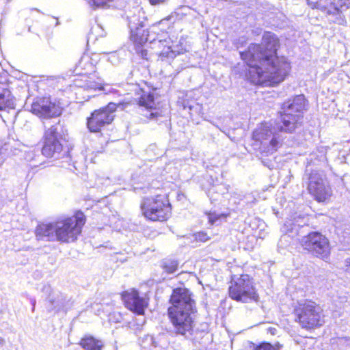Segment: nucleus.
<instances>
[{
	"instance_id": "obj_41",
	"label": "nucleus",
	"mask_w": 350,
	"mask_h": 350,
	"mask_svg": "<svg viewBox=\"0 0 350 350\" xmlns=\"http://www.w3.org/2000/svg\"><path fill=\"white\" fill-rule=\"evenodd\" d=\"M272 347L277 350H281L283 345L280 344V342H277L274 345H272Z\"/></svg>"
},
{
	"instance_id": "obj_12",
	"label": "nucleus",
	"mask_w": 350,
	"mask_h": 350,
	"mask_svg": "<svg viewBox=\"0 0 350 350\" xmlns=\"http://www.w3.org/2000/svg\"><path fill=\"white\" fill-rule=\"evenodd\" d=\"M340 152L337 150L331 151L327 157V150L325 147L321 146L316 150L311 152L306 159V168H310L314 170L325 171L326 169L332 170L328 160L334 159L338 163H345V157L340 155Z\"/></svg>"
},
{
	"instance_id": "obj_31",
	"label": "nucleus",
	"mask_w": 350,
	"mask_h": 350,
	"mask_svg": "<svg viewBox=\"0 0 350 350\" xmlns=\"http://www.w3.org/2000/svg\"><path fill=\"white\" fill-rule=\"evenodd\" d=\"M194 237L196 241L201 242H206L209 239V237L208 236V234L203 231H200L194 234Z\"/></svg>"
},
{
	"instance_id": "obj_7",
	"label": "nucleus",
	"mask_w": 350,
	"mask_h": 350,
	"mask_svg": "<svg viewBox=\"0 0 350 350\" xmlns=\"http://www.w3.org/2000/svg\"><path fill=\"white\" fill-rule=\"evenodd\" d=\"M140 207L142 215L152 221H165L171 215V204L165 194L144 197Z\"/></svg>"
},
{
	"instance_id": "obj_38",
	"label": "nucleus",
	"mask_w": 350,
	"mask_h": 350,
	"mask_svg": "<svg viewBox=\"0 0 350 350\" xmlns=\"http://www.w3.org/2000/svg\"><path fill=\"white\" fill-rule=\"evenodd\" d=\"M167 0H149L150 3L151 5H157V4H160V3H163L166 1Z\"/></svg>"
},
{
	"instance_id": "obj_23",
	"label": "nucleus",
	"mask_w": 350,
	"mask_h": 350,
	"mask_svg": "<svg viewBox=\"0 0 350 350\" xmlns=\"http://www.w3.org/2000/svg\"><path fill=\"white\" fill-rule=\"evenodd\" d=\"M180 54H183V51H176L172 46H165L159 53V57L161 60H165V59H173L178 55Z\"/></svg>"
},
{
	"instance_id": "obj_39",
	"label": "nucleus",
	"mask_w": 350,
	"mask_h": 350,
	"mask_svg": "<svg viewBox=\"0 0 350 350\" xmlns=\"http://www.w3.org/2000/svg\"><path fill=\"white\" fill-rule=\"evenodd\" d=\"M345 264L347 267L346 271L350 275V258L345 260Z\"/></svg>"
},
{
	"instance_id": "obj_16",
	"label": "nucleus",
	"mask_w": 350,
	"mask_h": 350,
	"mask_svg": "<svg viewBox=\"0 0 350 350\" xmlns=\"http://www.w3.org/2000/svg\"><path fill=\"white\" fill-rule=\"evenodd\" d=\"M139 98L137 113L147 120H157L161 116V111L156 107L154 93L142 91Z\"/></svg>"
},
{
	"instance_id": "obj_37",
	"label": "nucleus",
	"mask_w": 350,
	"mask_h": 350,
	"mask_svg": "<svg viewBox=\"0 0 350 350\" xmlns=\"http://www.w3.org/2000/svg\"><path fill=\"white\" fill-rule=\"evenodd\" d=\"M245 41L243 40L242 38H239L237 42L235 43L236 47L237 49H239L240 47L243 46Z\"/></svg>"
},
{
	"instance_id": "obj_33",
	"label": "nucleus",
	"mask_w": 350,
	"mask_h": 350,
	"mask_svg": "<svg viewBox=\"0 0 350 350\" xmlns=\"http://www.w3.org/2000/svg\"><path fill=\"white\" fill-rule=\"evenodd\" d=\"M215 191H216V187H213L210 188L207 192V196L209 197L211 202H213V200H217L218 197L219 196V194H217V196H215V197L213 196V193L215 192Z\"/></svg>"
},
{
	"instance_id": "obj_24",
	"label": "nucleus",
	"mask_w": 350,
	"mask_h": 350,
	"mask_svg": "<svg viewBox=\"0 0 350 350\" xmlns=\"http://www.w3.org/2000/svg\"><path fill=\"white\" fill-rule=\"evenodd\" d=\"M334 3H335V0H333V1H332V0H319V3L317 4V9L321 10L322 11H325L327 12V14H329V15L332 14V15L338 16V13L329 12V11L330 10H332V11L334 10V7H335Z\"/></svg>"
},
{
	"instance_id": "obj_50",
	"label": "nucleus",
	"mask_w": 350,
	"mask_h": 350,
	"mask_svg": "<svg viewBox=\"0 0 350 350\" xmlns=\"http://www.w3.org/2000/svg\"><path fill=\"white\" fill-rule=\"evenodd\" d=\"M182 8H183V9H187V6H185V7H182Z\"/></svg>"
},
{
	"instance_id": "obj_4",
	"label": "nucleus",
	"mask_w": 350,
	"mask_h": 350,
	"mask_svg": "<svg viewBox=\"0 0 350 350\" xmlns=\"http://www.w3.org/2000/svg\"><path fill=\"white\" fill-rule=\"evenodd\" d=\"M85 223V217L79 211L72 217H61L54 221L39 223L35 229V236L38 241L73 242L81 234Z\"/></svg>"
},
{
	"instance_id": "obj_29",
	"label": "nucleus",
	"mask_w": 350,
	"mask_h": 350,
	"mask_svg": "<svg viewBox=\"0 0 350 350\" xmlns=\"http://www.w3.org/2000/svg\"><path fill=\"white\" fill-rule=\"evenodd\" d=\"M252 350H277L272 347V344L267 342H262L258 345L252 343Z\"/></svg>"
},
{
	"instance_id": "obj_25",
	"label": "nucleus",
	"mask_w": 350,
	"mask_h": 350,
	"mask_svg": "<svg viewBox=\"0 0 350 350\" xmlns=\"http://www.w3.org/2000/svg\"><path fill=\"white\" fill-rule=\"evenodd\" d=\"M90 6L93 9L109 8L115 0H88Z\"/></svg>"
},
{
	"instance_id": "obj_28",
	"label": "nucleus",
	"mask_w": 350,
	"mask_h": 350,
	"mask_svg": "<svg viewBox=\"0 0 350 350\" xmlns=\"http://www.w3.org/2000/svg\"><path fill=\"white\" fill-rule=\"evenodd\" d=\"M183 107L184 109H189V111L196 109V113H199L202 109V106L198 103L193 102V104H191L188 100H183Z\"/></svg>"
},
{
	"instance_id": "obj_42",
	"label": "nucleus",
	"mask_w": 350,
	"mask_h": 350,
	"mask_svg": "<svg viewBox=\"0 0 350 350\" xmlns=\"http://www.w3.org/2000/svg\"><path fill=\"white\" fill-rule=\"evenodd\" d=\"M262 163H263V165L265 166H267L269 168H271V165H272L271 164V161H262Z\"/></svg>"
},
{
	"instance_id": "obj_35",
	"label": "nucleus",
	"mask_w": 350,
	"mask_h": 350,
	"mask_svg": "<svg viewBox=\"0 0 350 350\" xmlns=\"http://www.w3.org/2000/svg\"><path fill=\"white\" fill-rule=\"evenodd\" d=\"M319 0H307V3L308 5H310L312 9L317 8V4Z\"/></svg>"
},
{
	"instance_id": "obj_8",
	"label": "nucleus",
	"mask_w": 350,
	"mask_h": 350,
	"mask_svg": "<svg viewBox=\"0 0 350 350\" xmlns=\"http://www.w3.org/2000/svg\"><path fill=\"white\" fill-rule=\"evenodd\" d=\"M294 313L296 320L303 328L311 329L323 324L321 308L312 301H298L295 306Z\"/></svg>"
},
{
	"instance_id": "obj_14",
	"label": "nucleus",
	"mask_w": 350,
	"mask_h": 350,
	"mask_svg": "<svg viewBox=\"0 0 350 350\" xmlns=\"http://www.w3.org/2000/svg\"><path fill=\"white\" fill-rule=\"evenodd\" d=\"M31 111L43 119H51L59 116L62 108L51 97H37L31 106Z\"/></svg>"
},
{
	"instance_id": "obj_47",
	"label": "nucleus",
	"mask_w": 350,
	"mask_h": 350,
	"mask_svg": "<svg viewBox=\"0 0 350 350\" xmlns=\"http://www.w3.org/2000/svg\"><path fill=\"white\" fill-rule=\"evenodd\" d=\"M193 112L196 113V109H193L192 111H189V113L191 115Z\"/></svg>"
},
{
	"instance_id": "obj_1",
	"label": "nucleus",
	"mask_w": 350,
	"mask_h": 350,
	"mask_svg": "<svg viewBox=\"0 0 350 350\" xmlns=\"http://www.w3.org/2000/svg\"><path fill=\"white\" fill-rule=\"evenodd\" d=\"M280 46L278 36L265 31L261 44L251 43L240 57L249 67V75L252 83L262 84L266 81L280 83L288 75L291 64L284 56H278Z\"/></svg>"
},
{
	"instance_id": "obj_44",
	"label": "nucleus",
	"mask_w": 350,
	"mask_h": 350,
	"mask_svg": "<svg viewBox=\"0 0 350 350\" xmlns=\"http://www.w3.org/2000/svg\"><path fill=\"white\" fill-rule=\"evenodd\" d=\"M342 241L344 243L345 245L350 246L349 240H346L345 238H344V239Z\"/></svg>"
},
{
	"instance_id": "obj_6",
	"label": "nucleus",
	"mask_w": 350,
	"mask_h": 350,
	"mask_svg": "<svg viewBox=\"0 0 350 350\" xmlns=\"http://www.w3.org/2000/svg\"><path fill=\"white\" fill-rule=\"evenodd\" d=\"M44 142L42 153L44 156L54 159H65L68 163L72 161L70 150L66 144L68 135L64 123L59 120L49 128L44 126Z\"/></svg>"
},
{
	"instance_id": "obj_34",
	"label": "nucleus",
	"mask_w": 350,
	"mask_h": 350,
	"mask_svg": "<svg viewBox=\"0 0 350 350\" xmlns=\"http://www.w3.org/2000/svg\"><path fill=\"white\" fill-rule=\"evenodd\" d=\"M339 343L340 345H345L346 347L350 348V338L347 337H343L339 338Z\"/></svg>"
},
{
	"instance_id": "obj_36",
	"label": "nucleus",
	"mask_w": 350,
	"mask_h": 350,
	"mask_svg": "<svg viewBox=\"0 0 350 350\" xmlns=\"http://www.w3.org/2000/svg\"><path fill=\"white\" fill-rule=\"evenodd\" d=\"M28 299L29 300L31 305L32 306L31 311L32 312H33L36 308V299L34 297H29Z\"/></svg>"
},
{
	"instance_id": "obj_21",
	"label": "nucleus",
	"mask_w": 350,
	"mask_h": 350,
	"mask_svg": "<svg viewBox=\"0 0 350 350\" xmlns=\"http://www.w3.org/2000/svg\"><path fill=\"white\" fill-rule=\"evenodd\" d=\"M79 345L85 350H102L104 346L102 340L92 336L83 338Z\"/></svg>"
},
{
	"instance_id": "obj_10",
	"label": "nucleus",
	"mask_w": 350,
	"mask_h": 350,
	"mask_svg": "<svg viewBox=\"0 0 350 350\" xmlns=\"http://www.w3.org/2000/svg\"><path fill=\"white\" fill-rule=\"evenodd\" d=\"M299 243L304 250L312 255L323 260L329 258L330 245L328 239L321 233L313 231L304 235L299 239Z\"/></svg>"
},
{
	"instance_id": "obj_49",
	"label": "nucleus",
	"mask_w": 350,
	"mask_h": 350,
	"mask_svg": "<svg viewBox=\"0 0 350 350\" xmlns=\"http://www.w3.org/2000/svg\"><path fill=\"white\" fill-rule=\"evenodd\" d=\"M162 42H163V40H158V43H159V44H161Z\"/></svg>"
},
{
	"instance_id": "obj_15",
	"label": "nucleus",
	"mask_w": 350,
	"mask_h": 350,
	"mask_svg": "<svg viewBox=\"0 0 350 350\" xmlns=\"http://www.w3.org/2000/svg\"><path fill=\"white\" fill-rule=\"evenodd\" d=\"M308 222V217L295 214L285 221L282 231L292 238L297 236L302 238L304 235L310 232Z\"/></svg>"
},
{
	"instance_id": "obj_17",
	"label": "nucleus",
	"mask_w": 350,
	"mask_h": 350,
	"mask_svg": "<svg viewBox=\"0 0 350 350\" xmlns=\"http://www.w3.org/2000/svg\"><path fill=\"white\" fill-rule=\"evenodd\" d=\"M72 305L73 301L71 297L59 291H57L48 298L46 309L49 313L52 312L58 313L62 311L67 312L72 308Z\"/></svg>"
},
{
	"instance_id": "obj_22",
	"label": "nucleus",
	"mask_w": 350,
	"mask_h": 350,
	"mask_svg": "<svg viewBox=\"0 0 350 350\" xmlns=\"http://www.w3.org/2000/svg\"><path fill=\"white\" fill-rule=\"evenodd\" d=\"M334 10H330L329 12L331 13H338L339 18L341 21L338 22V24L343 25L345 22V18H343V15L342 12L343 10H346L350 6V0H335L334 3Z\"/></svg>"
},
{
	"instance_id": "obj_48",
	"label": "nucleus",
	"mask_w": 350,
	"mask_h": 350,
	"mask_svg": "<svg viewBox=\"0 0 350 350\" xmlns=\"http://www.w3.org/2000/svg\"><path fill=\"white\" fill-rule=\"evenodd\" d=\"M3 342V340L0 337V345L2 344Z\"/></svg>"
},
{
	"instance_id": "obj_26",
	"label": "nucleus",
	"mask_w": 350,
	"mask_h": 350,
	"mask_svg": "<svg viewBox=\"0 0 350 350\" xmlns=\"http://www.w3.org/2000/svg\"><path fill=\"white\" fill-rule=\"evenodd\" d=\"M208 223L211 225L218 226L221 224V219L226 217L224 214L217 213L215 211L207 213Z\"/></svg>"
},
{
	"instance_id": "obj_30",
	"label": "nucleus",
	"mask_w": 350,
	"mask_h": 350,
	"mask_svg": "<svg viewBox=\"0 0 350 350\" xmlns=\"http://www.w3.org/2000/svg\"><path fill=\"white\" fill-rule=\"evenodd\" d=\"M41 291L46 295L45 300L46 303H48V298L51 295L55 294L56 292L53 291L51 285L49 284H45L43 285Z\"/></svg>"
},
{
	"instance_id": "obj_3",
	"label": "nucleus",
	"mask_w": 350,
	"mask_h": 350,
	"mask_svg": "<svg viewBox=\"0 0 350 350\" xmlns=\"http://www.w3.org/2000/svg\"><path fill=\"white\" fill-rule=\"evenodd\" d=\"M302 123L303 119L300 116L282 110L275 122V126L265 123L253 131L252 146L261 154H271L282 144V138L278 132L293 133L301 129Z\"/></svg>"
},
{
	"instance_id": "obj_40",
	"label": "nucleus",
	"mask_w": 350,
	"mask_h": 350,
	"mask_svg": "<svg viewBox=\"0 0 350 350\" xmlns=\"http://www.w3.org/2000/svg\"><path fill=\"white\" fill-rule=\"evenodd\" d=\"M148 188H142V187H134V191L135 193H139V191H144L143 193H146V190H148Z\"/></svg>"
},
{
	"instance_id": "obj_9",
	"label": "nucleus",
	"mask_w": 350,
	"mask_h": 350,
	"mask_svg": "<svg viewBox=\"0 0 350 350\" xmlns=\"http://www.w3.org/2000/svg\"><path fill=\"white\" fill-rule=\"evenodd\" d=\"M229 296L233 300L242 303L258 301L259 295L253 279L247 274L241 275L228 288Z\"/></svg>"
},
{
	"instance_id": "obj_2",
	"label": "nucleus",
	"mask_w": 350,
	"mask_h": 350,
	"mask_svg": "<svg viewBox=\"0 0 350 350\" xmlns=\"http://www.w3.org/2000/svg\"><path fill=\"white\" fill-rule=\"evenodd\" d=\"M167 317L170 325L167 333L172 337L190 338L193 334L198 314L194 295L188 288L177 287L172 290L169 299Z\"/></svg>"
},
{
	"instance_id": "obj_32",
	"label": "nucleus",
	"mask_w": 350,
	"mask_h": 350,
	"mask_svg": "<svg viewBox=\"0 0 350 350\" xmlns=\"http://www.w3.org/2000/svg\"><path fill=\"white\" fill-rule=\"evenodd\" d=\"M163 335L159 334L157 337H153L152 336H148L146 340H148L150 344L154 347L157 348L158 347H161V345L159 342V338L162 336Z\"/></svg>"
},
{
	"instance_id": "obj_5",
	"label": "nucleus",
	"mask_w": 350,
	"mask_h": 350,
	"mask_svg": "<svg viewBox=\"0 0 350 350\" xmlns=\"http://www.w3.org/2000/svg\"><path fill=\"white\" fill-rule=\"evenodd\" d=\"M136 11L137 12H134L132 16H127L129 38L134 44L136 53L143 59H148V51L144 46L148 42L150 44L156 43L158 39L156 31L157 25H163L166 23L168 27L174 22L170 21L172 16H168L150 27L145 12L141 9H137Z\"/></svg>"
},
{
	"instance_id": "obj_20",
	"label": "nucleus",
	"mask_w": 350,
	"mask_h": 350,
	"mask_svg": "<svg viewBox=\"0 0 350 350\" xmlns=\"http://www.w3.org/2000/svg\"><path fill=\"white\" fill-rule=\"evenodd\" d=\"M5 86V84L0 83V111L12 108L14 105L11 92Z\"/></svg>"
},
{
	"instance_id": "obj_43",
	"label": "nucleus",
	"mask_w": 350,
	"mask_h": 350,
	"mask_svg": "<svg viewBox=\"0 0 350 350\" xmlns=\"http://www.w3.org/2000/svg\"><path fill=\"white\" fill-rule=\"evenodd\" d=\"M172 49L176 50V51H183V53L185 52V50L182 47L178 46V45L176 46L172 47Z\"/></svg>"
},
{
	"instance_id": "obj_19",
	"label": "nucleus",
	"mask_w": 350,
	"mask_h": 350,
	"mask_svg": "<svg viewBox=\"0 0 350 350\" xmlns=\"http://www.w3.org/2000/svg\"><path fill=\"white\" fill-rule=\"evenodd\" d=\"M307 102L304 95H297L284 102L281 109L285 112L299 116L303 119L304 111H306Z\"/></svg>"
},
{
	"instance_id": "obj_51",
	"label": "nucleus",
	"mask_w": 350,
	"mask_h": 350,
	"mask_svg": "<svg viewBox=\"0 0 350 350\" xmlns=\"http://www.w3.org/2000/svg\"><path fill=\"white\" fill-rule=\"evenodd\" d=\"M1 313H2V310H0V314H1Z\"/></svg>"
},
{
	"instance_id": "obj_18",
	"label": "nucleus",
	"mask_w": 350,
	"mask_h": 350,
	"mask_svg": "<svg viewBox=\"0 0 350 350\" xmlns=\"http://www.w3.org/2000/svg\"><path fill=\"white\" fill-rule=\"evenodd\" d=\"M122 297L126 307L137 314H143L148 304L146 299L139 296L138 291L135 289L124 291Z\"/></svg>"
},
{
	"instance_id": "obj_46",
	"label": "nucleus",
	"mask_w": 350,
	"mask_h": 350,
	"mask_svg": "<svg viewBox=\"0 0 350 350\" xmlns=\"http://www.w3.org/2000/svg\"><path fill=\"white\" fill-rule=\"evenodd\" d=\"M275 330H276V329H275V328H271V329H270V332H271V333L272 334H275V333H274V332H275Z\"/></svg>"
},
{
	"instance_id": "obj_27",
	"label": "nucleus",
	"mask_w": 350,
	"mask_h": 350,
	"mask_svg": "<svg viewBox=\"0 0 350 350\" xmlns=\"http://www.w3.org/2000/svg\"><path fill=\"white\" fill-rule=\"evenodd\" d=\"M178 262L176 260H167L163 262L162 267L168 273H174L178 268Z\"/></svg>"
},
{
	"instance_id": "obj_11",
	"label": "nucleus",
	"mask_w": 350,
	"mask_h": 350,
	"mask_svg": "<svg viewBox=\"0 0 350 350\" xmlns=\"http://www.w3.org/2000/svg\"><path fill=\"white\" fill-rule=\"evenodd\" d=\"M324 171L306 168L304 180L310 194L319 202H324L330 196V189L325 185Z\"/></svg>"
},
{
	"instance_id": "obj_45",
	"label": "nucleus",
	"mask_w": 350,
	"mask_h": 350,
	"mask_svg": "<svg viewBox=\"0 0 350 350\" xmlns=\"http://www.w3.org/2000/svg\"><path fill=\"white\" fill-rule=\"evenodd\" d=\"M130 103H126L125 104H122V109H126L127 105H129Z\"/></svg>"
},
{
	"instance_id": "obj_13",
	"label": "nucleus",
	"mask_w": 350,
	"mask_h": 350,
	"mask_svg": "<svg viewBox=\"0 0 350 350\" xmlns=\"http://www.w3.org/2000/svg\"><path fill=\"white\" fill-rule=\"evenodd\" d=\"M116 105L109 103L106 107L94 110L87 118V127L92 133L100 132L103 127L112 122Z\"/></svg>"
}]
</instances>
